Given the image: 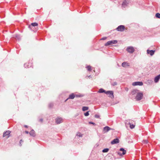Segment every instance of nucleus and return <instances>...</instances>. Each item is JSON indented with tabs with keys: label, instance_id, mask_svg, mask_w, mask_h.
I'll return each mask as SVG.
<instances>
[{
	"label": "nucleus",
	"instance_id": "f3484780",
	"mask_svg": "<svg viewBox=\"0 0 160 160\" xmlns=\"http://www.w3.org/2000/svg\"><path fill=\"white\" fill-rule=\"evenodd\" d=\"M128 4V3L127 1L126 0L124 1L122 4V6L123 8H125L126 7Z\"/></svg>",
	"mask_w": 160,
	"mask_h": 160
},
{
	"label": "nucleus",
	"instance_id": "f257e3e1",
	"mask_svg": "<svg viewBox=\"0 0 160 160\" xmlns=\"http://www.w3.org/2000/svg\"><path fill=\"white\" fill-rule=\"evenodd\" d=\"M131 94L135 95V98L137 101H140L143 98V94L142 92H139V90L136 89L133 90L131 92Z\"/></svg>",
	"mask_w": 160,
	"mask_h": 160
},
{
	"label": "nucleus",
	"instance_id": "4be33fe9",
	"mask_svg": "<svg viewBox=\"0 0 160 160\" xmlns=\"http://www.w3.org/2000/svg\"><path fill=\"white\" fill-rule=\"evenodd\" d=\"M88 107H83L82 108V110L83 111L87 110L88 109Z\"/></svg>",
	"mask_w": 160,
	"mask_h": 160
},
{
	"label": "nucleus",
	"instance_id": "2f4dec72",
	"mask_svg": "<svg viewBox=\"0 0 160 160\" xmlns=\"http://www.w3.org/2000/svg\"><path fill=\"white\" fill-rule=\"evenodd\" d=\"M89 123L90 124H93L94 125H96V124L95 123H94L93 122H89Z\"/></svg>",
	"mask_w": 160,
	"mask_h": 160
},
{
	"label": "nucleus",
	"instance_id": "7ed1b4c3",
	"mask_svg": "<svg viewBox=\"0 0 160 160\" xmlns=\"http://www.w3.org/2000/svg\"><path fill=\"white\" fill-rule=\"evenodd\" d=\"M126 50L128 52L132 53L134 52L135 49L133 47L129 46L127 48Z\"/></svg>",
	"mask_w": 160,
	"mask_h": 160
},
{
	"label": "nucleus",
	"instance_id": "7c9ffc66",
	"mask_svg": "<svg viewBox=\"0 0 160 160\" xmlns=\"http://www.w3.org/2000/svg\"><path fill=\"white\" fill-rule=\"evenodd\" d=\"M143 143L145 144H147L148 143V141L147 140H144L143 141Z\"/></svg>",
	"mask_w": 160,
	"mask_h": 160
},
{
	"label": "nucleus",
	"instance_id": "423d86ee",
	"mask_svg": "<svg viewBox=\"0 0 160 160\" xmlns=\"http://www.w3.org/2000/svg\"><path fill=\"white\" fill-rule=\"evenodd\" d=\"M143 84V82H133L132 83V85L133 86H142Z\"/></svg>",
	"mask_w": 160,
	"mask_h": 160
},
{
	"label": "nucleus",
	"instance_id": "58836bf2",
	"mask_svg": "<svg viewBox=\"0 0 160 160\" xmlns=\"http://www.w3.org/2000/svg\"><path fill=\"white\" fill-rule=\"evenodd\" d=\"M24 67L26 68L27 67V63H25L24 64Z\"/></svg>",
	"mask_w": 160,
	"mask_h": 160
},
{
	"label": "nucleus",
	"instance_id": "a211bd4d",
	"mask_svg": "<svg viewBox=\"0 0 160 160\" xmlns=\"http://www.w3.org/2000/svg\"><path fill=\"white\" fill-rule=\"evenodd\" d=\"M38 25V24L36 22L32 23H31V25L29 26V27L30 28H31V27L36 26Z\"/></svg>",
	"mask_w": 160,
	"mask_h": 160
},
{
	"label": "nucleus",
	"instance_id": "9d476101",
	"mask_svg": "<svg viewBox=\"0 0 160 160\" xmlns=\"http://www.w3.org/2000/svg\"><path fill=\"white\" fill-rule=\"evenodd\" d=\"M111 128L108 126H105L103 128V131L104 133L107 132L109 131L110 130Z\"/></svg>",
	"mask_w": 160,
	"mask_h": 160
},
{
	"label": "nucleus",
	"instance_id": "1a4fd4ad",
	"mask_svg": "<svg viewBox=\"0 0 160 160\" xmlns=\"http://www.w3.org/2000/svg\"><path fill=\"white\" fill-rule=\"evenodd\" d=\"M132 121L131 120H129L128 122L129 124L130 125V127L131 129L133 128L135 126V124L134 123H132Z\"/></svg>",
	"mask_w": 160,
	"mask_h": 160
},
{
	"label": "nucleus",
	"instance_id": "f8f14e48",
	"mask_svg": "<svg viewBox=\"0 0 160 160\" xmlns=\"http://www.w3.org/2000/svg\"><path fill=\"white\" fill-rule=\"evenodd\" d=\"M160 79V74H159V75L156 76L155 78L154 79V81L155 82L157 83V82H158Z\"/></svg>",
	"mask_w": 160,
	"mask_h": 160
},
{
	"label": "nucleus",
	"instance_id": "c9c22d12",
	"mask_svg": "<svg viewBox=\"0 0 160 160\" xmlns=\"http://www.w3.org/2000/svg\"><path fill=\"white\" fill-rule=\"evenodd\" d=\"M117 83L116 82H114L113 83V84H112L113 86H115V85H117Z\"/></svg>",
	"mask_w": 160,
	"mask_h": 160
},
{
	"label": "nucleus",
	"instance_id": "473e14b6",
	"mask_svg": "<svg viewBox=\"0 0 160 160\" xmlns=\"http://www.w3.org/2000/svg\"><path fill=\"white\" fill-rule=\"evenodd\" d=\"M23 142V141L22 140V139H21L20 140V142H19V143H20L19 145L20 146H22V144H21V142Z\"/></svg>",
	"mask_w": 160,
	"mask_h": 160
},
{
	"label": "nucleus",
	"instance_id": "a19ab883",
	"mask_svg": "<svg viewBox=\"0 0 160 160\" xmlns=\"http://www.w3.org/2000/svg\"><path fill=\"white\" fill-rule=\"evenodd\" d=\"M118 155H122V154H121V153L120 152H118Z\"/></svg>",
	"mask_w": 160,
	"mask_h": 160
},
{
	"label": "nucleus",
	"instance_id": "ea45409f",
	"mask_svg": "<svg viewBox=\"0 0 160 160\" xmlns=\"http://www.w3.org/2000/svg\"><path fill=\"white\" fill-rule=\"evenodd\" d=\"M53 105L52 104H50L49 105V107H51Z\"/></svg>",
	"mask_w": 160,
	"mask_h": 160
},
{
	"label": "nucleus",
	"instance_id": "37998d69",
	"mask_svg": "<svg viewBox=\"0 0 160 160\" xmlns=\"http://www.w3.org/2000/svg\"><path fill=\"white\" fill-rule=\"evenodd\" d=\"M24 127H25V128H28V126H27V125H25V126H24Z\"/></svg>",
	"mask_w": 160,
	"mask_h": 160
},
{
	"label": "nucleus",
	"instance_id": "c85d7f7f",
	"mask_svg": "<svg viewBox=\"0 0 160 160\" xmlns=\"http://www.w3.org/2000/svg\"><path fill=\"white\" fill-rule=\"evenodd\" d=\"M84 115L85 116H88L89 115V112L88 111L86 112V113H85Z\"/></svg>",
	"mask_w": 160,
	"mask_h": 160
},
{
	"label": "nucleus",
	"instance_id": "79ce46f5",
	"mask_svg": "<svg viewBox=\"0 0 160 160\" xmlns=\"http://www.w3.org/2000/svg\"><path fill=\"white\" fill-rule=\"evenodd\" d=\"M25 132L26 133H27V134H28V133H29L28 132V131H25Z\"/></svg>",
	"mask_w": 160,
	"mask_h": 160
},
{
	"label": "nucleus",
	"instance_id": "cd10ccee",
	"mask_svg": "<svg viewBox=\"0 0 160 160\" xmlns=\"http://www.w3.org/2000/svg\"><path fill=\"white\" fill-rule=\"evenodd\" d=\"M156 17L158 18H160V14L159 13H157L155 15Z\"/></svg>",
	"mask_w": 160,
	"mask_h": 160
},
{
	"label": "nucleus",
	"instance_id": "9b49d317",
	"mask_svg": "<svg viewBox=\"0 0 160 160\" xmlns=\"http://www.w3.org/2000/svg\"><path fill=\"white\" fill-rule=\"evenodd\" d=\"M119 142V140L118 138H116L113 140L111 142V143L112 144L118 143Z\"/></svg>",
	"mask_w": 160,
	"mask_h": 160
},
{
	"label": "nucleus",
	"instance_id": "0eeeda50",
	"mask_svg": "<svg viewBox=\"0 0 160 160\" xmlns=\"http://www.w3.org/2000/svg\"><path fill=\"white\" fill-rule=\"evenodd\" d=\"M10 132H11L10 131H8L4 132L3 134V137L7 136V138H8L9 137V134Z\"/></svg>",
	"mask_w": 160,
	"mask_h": 160
},
{
	"label": "nucleus",
	"instance_id": "e433bc0d",
	"mask_svg": "<svg viewBox=\"0 0 160 160\" xmlns=\"http://www.w3.org/2000/svg\"><path fill=\"white\" fill-rule=\"evenodd\" d=\"M39 121L42 122L43 121V119H42L41 118V119H40L39 120Z\"/></svg>",
	"mask_w": 160,
	"mask_h": 160
},
{
	"label": "nucleus",
	"instance_id": "f704fd0d",
	"mask_svg": "<svg viewBox=\"0 0 160 160\" xmlns=\"http://www.w3.org/2000/svg\"><path fill=\"white\" fill-rule=\"evenodd\" d=\"M107 38L106 37H104L102 38L101 39V40H105Z\"/></svg>",
	"mask_w": 160,
	"mask_h": 160
},
{
	"label": "nucleus",
	"instance_id": "72a5a7b5",
	"mask_svg": "<svg viewBox=\"0 0 160 160\" xmlns=\"http://www.w3.org/2000/svg\"><path fill=\"white\" fill-rule=\"evenodd\" d=\"M95 117L97 118H99V116L98 115H95Z\"/></svg>",
	"mask_w": 160,
	"mask_h": 160
},
{
	"label": "nucleus",
	"instance_id": "a878e982",
	"mask_svg": "<svg viewBox=\"0 0 160 160\" xmlns=\"http://www.w3.org/2000/svg\"><path fill=\"white\" fill-rule=\"evenodd\" d=\"M77 136L79 137H82V134L79 132H78L77 134Z\"/></svg>",
	"mask_w": 160,
	"mask_h": 160
},
{
	"label": "nucleus",
	"instance_id": "5701e85b",
	"mask_svg": "<svg viewBox=\"0 0 160 160\" xmlns=\"http://www.w3.org/2000/svg\"><path fill=\"white\" fill-rule=\"evenodd\" d=\"M108 95H110L109 97H110L111 98H114L113 93L112 91V92L111 93L110 92L109 93Z\"/></svg>",
	"mask_w": 160,
	"mask_h": 160
},
{
	"label": "nucleus",
	"instance_id": "412c9836",
	"mask_svg": "<svg viewBox=\"0 0 160 160\" xmlns=\"http://www.w3.org/2000/svg\"><path fill=\"white\" fill-rule=\"evenodd\" d=\"M105 92H106V91H105L102 88L100 89L98 92L99 93H105Z\"/></svg>",
	"mask_w": 160,
	"mask_h": 160
},
{
	"label": "nucleus",
	"instance_id": "bb28decb",
	"mask_svg": "<svg viewBox=\"0 0 160 160\" xmlns=\"http://www.w3.org/2000/svg\"><path fill=\"white\" fill-rule=\"evenodd\" d=\"M88 71H91V67L90 66H88L86 67Z\"/></svg>",
	"mask_w": 160,
	"mask_h": 160
},
{
	"label": "nucleus",
	"instance_id": "b1692460",
	"mask_svg": "<svg viewBox=\"0 0 160 160\" xmlns=\"http://www.w3.org/2000/svg\"><path fill=\"white\" fill-rule=\"evenodd\" d=\"M109 149L108 148H105L103 149L102 151V152H107L109 151Z\"/></svg>",
	"mask_w": 160,
	"mask_h": 160
},
{
	"label": "nucleus",
	"instance_id": "aec40b11",
	"mask_svg": "<svg viewBox=\"0 0 160 160\" xmlns=\"http://www.w3.org/2000/svg\"><path fill=\"white\" fill-rule=\"evenodd\" d=\"M152 83L153 81L152 80L150 79L148 80L146 82V83L149 84H151Z\"/></svg>",
	"mask_w": 160,
	"mask_h": 160
},
{
	"label": "nucleus",
	"instance_id": "ddd939ff",
	"mask_svg": "<svg viewBox=\"0 0 160 160\" xmlns=\"http://www.w3.org/2000/svg\"><path fill=\"white\" fill-rule=\"evenodd\" d=\"M122 66L124 67H126L129 66V64L127 62H124L122 63Z\"/></svg>",
	"mask_w": 160,
	"mask_h": 160
},
{
	"label": "nucleus",
	"instance_id": "393cba45",
	"mask_svg": "<svg viewBox=\"0 0 160 160\" xmlns=\"http://www.w3.org/2000/svg\"><path fill=\"white\" fill-rule=\"evenodd\" d=\"M15 38H16V39L18 40H19L21 38L20 36L18 34H17L15 35Z\"/></svg>",
	"mask_w": 160,
	"mask_h": 160
},
{
	"label": "nucleus",
	"instance_id": "f03ea898",
	"mask_svg": "<svg viewBox=\"0 0 160 160\" xmlns=\"http://www.w3.org/2000/svg\"><path fill=\"white\" fill-rule=\"evenodd\" d=\"M117 43V41L116 40H113L108 41L105 44V46H108L109 45H112L116 44Z\"/></svg>",
	"mask_w": 160,
	"mask_h": 160
},
{
	"label": "nucleus",
	"instance_id": "4c0bfd02",
	"mask_svg": "<svg viewBox=\"0 0 160 160\" xmlns=\"http://www.w3.org/2000/svg\"><path fill=\"white\" fill-rule=\"evenodd\" d=\"M88 77H89V78H92V76H91V75H89V76H86V77H85V78H87Z\"/></svg>",
	"mask_w": 160,
	"mask_h": 160
},
{
	"label": "nucleus",
	"instance_id": "dca6fc26",
	"mask_svg": "<svg viewBox=\"0 0 160 160\" xmlns=\"http://www.w3.org/2000/svg\"><path fill=\"white\" fill-rule=\"evenodd\" d=\"M74 98H75L74 93H73L69 95V97L67 99V100L69 99H73Z\"/></svg>",
	"mask_w": 160,
	"mask_h": 160
},
{
	"label": "nucleus",
	"instance_id": "4468645a",
	"mask_svg": "<svg viewBox=\"0 0 160 160\" xmlns=\"http://www.w3.org/2000/svg\"><path fill=\"white\" fill-rule=\"evenodd\" d=\"M74 96L75 97L80 98L83 97L84 95L80 93L77 94L76 93H75Z\"/></svg>",
	"mask_w": 160,
	"mask_h": 160
},
{
	"label": "nucleus",
	"instance_id": "6e6552de",
	"mask_svg": "<svg viewBox=\"0 0 160 160\" xmlns=\"http://www.w3.org/2000/svg\"><path fill=\"white\" fill-rule=\"evenodd\" d=\"M147 52L148 54H150V55L152 56L154 54L155 52V51L153 50H149L148 49L147 51Z\"/></svg>",
	"mask_w": 160,
	"mask_h": 160
},
{
	"label": "nucleus",
	"instance_id": "2eb2a0df",
	"mask_svg": "<svg viewBox=\"0 0 160 160\" xmlns=\"http://www.w3.org/2000/svg\"><path fill=\"white\" fill-rule=\"evenodd\" d=\"M29 133L31 136H32L33 137H34L35 136V132L33 129Z\"/></svg>",
	"mask_w": 160,
	"mask_h": 160
},
{
	"label": "nucleus",
	"instance_id": "20e7f679",
	"mask_svg": "<svg viewBox=\"0 0 160 160\" xmlns=\"http://www.w3.org/2000/svg\"><path fill=\"white\" fill-rule=\"evenodd\" d=\"M125 29V27L124 25H120L118 26L116 28V30L119 32H123Z\"/></svg>",
	"mask_w": 160,
	"mask_h": 160
},
{
	"label": "nucleus",
	"instance_id": "39448f33",
	"mask_svg": "<svg viewBox=\"0 0 160 160\" xmlns=\"http://www.w3.org/2000/svg\"><path fill=\"white\" fill-rule=\"evenodd\" d=\"M63 122V119L61 117H58L55 119V122L57 124H59Z\"/></svg>",
	"mask_w": 160,
	"mask_h": 160
},
{
	"label": "nucleus",
	"instance_id": "6ab92c4d",
	"mask_svg": "<svg viewBox=\"0 0 160 160\" xmlns=\"http://www.w3.org/2000/svg\"><path fill=\"white\" fill-rule=\"evenodd\" d=\"M120 151L122 152V155H123L126 154V150H125L123 148H121L120 149Z\"/></svg>",
	"mask_w": 160,
	"mask_h": 160
},
{
	"label": "nucleus",
	"instance_id": "c756f323",
	"mask_svg": "<svg viewBox=\"0 0 160 160\" xmlns=\"http://www.w3.org/2000/svg\"><path fill=\"white\" fill-rule=\"evenodd\" d=\"M111 92H112V91H106V92H105V93L107 95H108V94H109V93L110 92L111 93Z\"/></svg>",
	"mask_w": 160,
	"mask_h": 160
}]
</instances>
